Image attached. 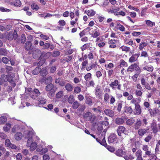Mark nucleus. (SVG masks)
<instances>
[{
	"label": "nucleus",
	"instance_id": "nucleus-37",
	"mask_svg": "<svg viewBox=\"0 0 160 160\" xmlns=\"http://www.w3.org/2000/svg\"><path fill=\"white\" fill-rule=\"evenodd\" d=\"M125 130V128L123 126H119L117 129V131L121 132L122 133H124Z\"/></svg>",
	"mask_w": 160,
	"mask_h": 160
},
{
	"label": "nucleus",
	"instance_id": "nucleus-11",
	"mask_svg": "<svg viewBox=\"0 0 160 160\" xmlns=\"http://www.w3.org/2000/svg\"><path fill=\"white\" fill-rule=\"evenodd\" d=\"M151 128L154 133L156 134L158 132L156 122H153L152 124Z\"/></svg>",
	"mask_w": 160,
	"mask_h": 160
},
{
	"label": "nucleus",
	"instance_id": "nucleus-59",
	"mask_svg": "<svg viewBox=\"0 0 160 160\" xmlns=\"http://www.w3.org/2000/svg\"><path fill=\"white\" fill-rule=\"evenodd\" d=\"M11 142L10 139H7L5 140V145L8 147L10 146V145L11 144Z\"/></svg>",
	"mask_w": 160,
	"mask_h": 160
},
{
	"label": "nucleus",
	"instance_id": "nucleus-24",
	"mask_svg": "<svg viewBox=\"0 0 160 160\" xmlns=\"http://www.w3.org/2000/svg\"><path fill=\"white\" fill-rule=\"evenodd\" d=\"M14 74H8L7 75V81L10 82L13 80V78L15 77Z\"/></svg>",
	"mask_w": 160,
	"mask_h": 160
},
{
	"label": "nucleus",
	"instance_id": "nucleus-8",
	"mask_svg": "<svg viewBox=\"0 0 160 160\" xmlns=\"http://www.w3.org/2000/svg\"><path fill=\"white\" fill-rule=\"evenodd\" d=\"M104 113L106 115L111 117H113L114 115V112L112 110L109 109H105L104 110Z\"/></svg>",
	"mask_w": 160,
	"mask_h": 160
},
{
	"label": "nucleus",
	"instance_id": "nucleus-33",
	"mask_svg": "<svg viewBox=\"0 0 160 160\" xmlns=\"http://www.w3.org/2000/svg\"><path fill=\"white\" fill-rule=\"evenodd\" d=\"M80 104L77 101L74 102L72 105V108L74 109H77L79 106Z\"/></svg>",
	"mask_w": 160,
	"mask_h": 160
},
{
	"label": "nucleus",
	"instance_id": "nucleus-56",
	"mask_svg": "<svg viewBox=\"0 0 160 160\" xmlns=\"http://www.w3.org/2000/svg\"><path fill=\"white\" fill-rule=\"evenodd\" d=\"M125 160H132L134 159V157L131 155H129L128 156H126L124 157Z\"/></svg>",
	"mask_w": 160,
	"mask_h": 160
},
{
	"label": "nucleus",
	"instance_id": "nucleus-64",
	"mask_svg": "<svg viewBox=\"0 0 160 160\" xmlns=\"http://www.w3.org/2000/svg\"><path fill=\"white\" fill-rule=\"evenodd\" d=\"M43 160H49L50 159V157L49 155L47 154H44L43 156Z\"/></svg>",
	"mask_w": 160,
	"mask_h": 160
},
{
	"label": "nucleus",
	"instance_id": "nucleus-22",
	"mask_svg": "<svg viewBox=\"0 0 160 160\" xmlns=\"http://www.w3.org/2000/svg\"><path fill=\"white\" fill-rule=\"evenodd\" d=\"M65 88L68 92H71L73 89L72 86L69 83H67L65 85Z\"/></svg>",
	"mask_w": 160,
	"mask_h": 160
},
{
	"label": "nucleus",
	"instance_id": "nucleus-14",
	"mask_svg": "<svg viewBox=\"0 0 160 160\" xmlns=\"http://www.w3.org/2000/svg\"><path fill=\"white\" fill-rule=\"evenodd\" d=\"M11 4L16 7H20L22 5V3L20 0H15L14 2H11Z\"/></svg>",
	"mask_w": 160,
	"mask_h": 160
},
{
	"label": "nucleus",
	"instance_id": "nucleus-54",
	"mask_svg": "<svg viewBox=\"0 0 160 160\" xmlns=\"http://www.w3.org/2000/svg\"><path fill=\"white\" fill-rule=\"evenodd\" d=\"M0 11L2 12H8L11 11V10L9 9L3 7H0Z\"/></svg>",
	"mask_w": 160,
	"mask_h": 160
},
{
	"label": "nucleus",
	"instance_id": "nucleus-4",
	"mask_svg": "<svg viewBox=\"0 0 160 160\" xmlns=\"http://www.w3.org/2000/svg\"><path fill=\"white\" fill-rule=\"evenodd\" d=\"M32 92H33L36 95H31V98L34 100H37L38 99V97L40 95V93L38 89L35 88Z\"/></svg>",
	"mask_w": 160,
	"mask_h": 160
},
{
	"label": "nucleus",
	"instance_id": "nucleus-42",
	"mask_svg": "<svg viewBox=\"0 0 160 160\" xmlns=\"http://www.w3.org/2000/svg\"><path fill=\"white\" fill-rule=\"evenodd\" d=\"M63 92L62 91L58 92L56 95V97L57 98H60L63 95Z\"/></svg>",
	"mask_w": 160,
	"mask_h": 160
},
{
	"label": "nucleus",
	"instance_id": "nucleus-25",
	"mask_svg": "<svg viewBox=\"0 0 160 160\" xmlns=\"http://www.w3.org/2000/svg\"><path fill=\"white\" fill-rule=\"evenodd\" d=\"M125 109L124 112L129 114H131L133 111L131 107H128V106H126L125 107Z\"/></svg>",
	"mask_w": 160,
	"mask_h": 160
},
{
	"label": "nucleus",
	"instance_id": "nucleus-51",
	"mask_svg": "<svg viewBox=\"0 0 160 160\" xmlns=\"http://www.w3.org/2000/svg\"><path fill=\"white\" fill-rule=\"evenodd\" d=\"M120 48L122 49L123 51H126V52L128 51L130 49V48L124 46H121Z\"/></svg>",
	"mask_w": 160,
	"mask_h": 160
},
{
	"label": "nucleus",
	"instance_id": "nucleus-19",
	"mask_svg": "<svg viewBox=\"0 0 160 160\" xmlns=\"http://www.w3.org/2000/svg\"><path fill=\"white\" fill-rule=\"evenodd\" d=\"M92 116V113L89 112H88L85 113H84L83 115V118L88 119V120Z\"/></svg>",
	"mask_w": 160,
	"mask_h": 160
},
{
	"label": "nucleus",
	"instance_id": "nucleus-41",
	"mask_svg": "<svg viewBox=\"0 0 160 160\" xmlns=\"http://www.w3.org/2000/svg\"><path fill=\"white\" fill-rule=\"evenodd\" d=\"M8 39L10 41H12L13 40L12 32H9L7 35Z\"/></svg>",
	"mask_w": 160,
	"mask_h": 160
},
{
	"label": "nucleus",
	"instance_id": "nucleus-5",
	"mask_svg": "<svg viewBox=\"0 0 160 160\" xmlns=\"http://www.w3.org/2000/svg\"><path fill=\"white\" fill-rule=\"evenodd\" d=\"M117 139V136L115 133H112L108 137V141L110 143H113Z\"/></svg>",
	"mask_w": 160,
	"mask_h": 160
},
{
	"label": "nucleus",
	"instance_id": "nucleus-2",
	"mask_svg": "<svg viewBox=\"0 0 160 160\" xmlns=\"http://www.w3.org/2000/svg\"><path fill=\"white\" fill-rule=\"evenodd\" d=\"M39 45L41 46H43V49H48L49 48L51 50L54 49V46L53 44H50L48 42L45 43L43 41H40Z\"/></svg>",
	"mask_w": 160,
	"mask_h": 160
},
{
	"label": "nucleus",
	"instance_id": "nucleus-16",
	"mask_svg": "<svg viewBox=\"0 0 160 160\" xmlns=\"http://www.w3.org/2000/svg\"><path fill=\"white\" fill-rule=\"evenodd\" d=\"M22 137V134L21 132H17L14 136V138L17 141L20 140Z\"/></svg>",
	"mask_w": 160,
	"mask_h": 160
},
{
	"label": "nucleus",
	"instance_id": "nucleus-30",
	"mask_svg": "<svg viewBox=\"0 0 160 160\" xmlns=\"http://www.w3.org/2000/svg\"><path fill=\"white\" fill-rule=\"evenodd\" d=\"M11 127V124L9 123H7L6 124V125L5 126L3 127V130L5 132H8Z\"/></svg>",
	"mask_w": 160,
	"mask_h": 160
},
{
	"label": "nucleus",
	"instance_id": "nucleus-34",
	"mask_svg": "<svg viewBox=\"0 0 160 160\" xmlns=\"http://www.w3.org/2000/svg\"><path fill=\"white\" fill-rule=\"evenodd\" d=\"M40 61L37 63V66L38 67L40 68V67L45 62V59H42L40 60Z\"/></svg>",
	"mask_w": 160,
	"mask_h": 160
},
{
	"label": "nucleus",
	"instance_id": "nucleus-13",
	"mask_svg": "<svg viewBox=\"0 0 160 160\" xmlns=\"http://www.w3.org/2000/svg\"><path fill=\"white\" fill-rule=\"evenodd\" d=\"M32 44L31 41H27L25 43V49L28 51L30 50L32 48Z\"/></svg>",
	"mask_w": 160,
	"mask_h": 160
},
{
	"label": "nucleus",
	"instance_id": "nucleus-17",
	"mask_svg": "<svg viewBox=\"0 0 160 160\" xmlns=\"http://www.w3.org/2000/svg\"><path fill=\"white\" fill-rule=\"evenodd\" d=\"M7 121V117L4 116L0 117V124H4Z\"/></svg>",
	"mask_w": 160,
	"mask_h": 160
},
{
	"label": "nucleus",
	"instance_id": "nucleus-55",
	"mask_svg": "<svg viewBox=\"0 0 160 160\" xmlns=\"http://www.w3.org/2000/svg\"><path fill=\"white\" fill-rule=\"evenodd\" d=\"M56 66H52L51 68L50 72L51 73H53L55 72V71L56 70Z\"/></svg>",
	"mask_w": 160,
	"mask_h": 160
},
{
	"label": "nucleus",
	"instance_id": "nucleus-31",
	"mask_svg": "<svg viewBox=\"0 0 160 160\" xmlns=\"http://www.w3.org/2000/svg\"><path fill=\"white\" fill-rule=\"evenodd\" d=\"M74 100V96L72 95H70L68 98V103L70 104L72 103Z\"/></svg>",
	"mask_w": 160,
	"mask_h": 160
},
{
	"label": "nucleus",
	"instance_id": "nucleus-7",
	"mask_svg": "<svg viewBox=\"0 0 160 160\" xmlns=\"http://www.w3.org/2000/svg\"><path fill=\"white\" fill-rule=\"evenodd\" d=\"M48 73L47 69L46 67L43 68L42 69L41 68L40 74L41 76L45 77L48 74Z\"/></svg>",
	"mask_w": 160,
	"mask_h": 160
},
{
	"label": "nucleus",
	"instance_id": "nucleus-1",
	"mask_svg": "<svg viewBox=\"0 0 160 160\" xmlns=\"http://www.w3.org/2000/svg\"><path fill=\"white\" fill-rule=\"evenodd\" d=\"M46 91L48 92L47 93L48 96L49 98L53 97L55 95V93L57 89L55 87L53 84L50 83L47 84L45 88Z\"/></svg>",
	"mask_w": 160,
	"mask_h": 160
},
{
	"label": "nucleus",
	"instance_id": "nucleus-27",
	"mask_svg": "<svg viewBox=\"0 0 160 160\" xmlns=\"http://www.w3.org/2000/svg\"><path fill=\"white\" fill-rule=\"evenodd\" d=\"M134 69L136 71L137 73L140 74L141 72V70L140 68L137 65V63L134 64Z\"/></svg>",
	"mask_w": 160,
	"mask_h": 160
},
{
	"label": "nucleus",
	"instance_id": "nucleus-49",
	"mask_svg": "<svg viewBox=\"0 0 160 160\" xmlns=\"http://www.w3.org/2000/svg\"><path fill=\"white\" fill-rule=\"evenodd\" d=\"M108 119L107 117H105L104 118V120L103 121H101L103 123V124H104V126H107L109 125V122L108 121Z\"/></svg>",
	"mask_w": 160,
	"mask_h": 160
},
{
	"label": "nucleus",
	"instance_id": "nucleus-60",
	"mask_svg": "<svg viewBox=\"0 0 160 160\" xmlns=\"http://www.w3.org/2000/svg\"><path fill=\"white\" fill-rule=\"evenodd\" d=\"M40 37L43 39L44 40H48L49 39V37L46 35L42 34L40 35Z\"/></svg>",
	"mask_w": 160,
	"mask_h": 160
},
{
	"label": "nucleus",
	"instance_id": "nucleus-35",
	"mask_svg": "<svg viewBox=\"0 0 160 160\" xmlns=\"http://www.w3.org/2000/svg\"><path fill=\"white\" fill-rule=\"evenodd\" d=\"M26 38L25 35L23 34L22 35L21 37V43L22 44H24L26 42Z\"/></svg>",
	"mask_w": 160,
	"mask_h": 160
},
{
	"label": "nucleus",
	"instance_id": "nucleus-40",
	"mask_svg": "<svg viewBox=\"0 0 160 160\" xmlns=\"http://www.w3.org/2000/svg\"><path fill=\"white\" fill-rule=\"evenodd\" d=\"M100 35L99 32H98L96 29H95V32L92 34V36L93 38H96Z\"/></svg>",
	"mask_w": 160,
	"mask_h": 160
},
{
	"label": "nucleus",
	"instance_id": "nucleus-48",
	"mask_svg": "<svg viewBox=\"0 0 160 160\" xmlns=\"http://www.w3.org/2000/svg\"><path fill=\"white\" fill-rule=\"evenodd\" d=\"M12 36H13V39L14 40H16L17 39L18 35L17 33V32L16 30H15L12 33Z\"/></svg>",
	"mask_w": 160,
	"mask_h": 160
},
{
	"label": "nucleus",
	"instance_id": "nucleus-61",
	"mask_svg": "<svg viewBox=\"0 0 160 160\" xmlns=\"http://www.w3.org/2000/svg\"><path fill=\"white\" fill-rule=\"evenodd\" d=\"M32 8L35 10H37L39 8L38 6L36 4H32L31 5Z\"/></svg>",
	"mask_w": 160,
	"mask_h": 160
},
{
	"label": "nucleus",
	"instance_id": "nucleus-29",
	"mask_svg": "<svg viewBox=\"0 0 160 160\" xmlns=\"http://www.w3.org/2000/svg\"><path fill=\"white\" fill-rule=\"evenodd\" d=\"M37 144L35 142H32L31 144L30 150L31 151H34L37 148Z\"/></svg>",
	"mask_w": 160,
	"mask_h": 160
},
{
	"label": "nucleus",
	"instance_id": "nucleus-32",
	"mask_svg": "<svg viewBox=\"0 0 160 160\" xmlns=\"http://www.w3.org/2000/svg\"><path fill=\"white\" fill-rule=\"evenodd\" d=\"M87 14L89 16H93L95 14V12H94L93 10H90L87 11Z\"/></svg>",
	"mask_w": 160,
	"mask_h": 160
},
{
	"label": "nucleus",
	"instance_id": "nucleus-39",
	"mask_svg": "<svg viewBox=\"0 0 160 160\" xmlns=\"http://www.w3.org/2000/svg\"><path fill=\"white\" fill-rule=\"evenodd\" d=\"M146 23L147 25L151 27H152L155 25V23L154 22H152L149 20H146Z\"/></svg>",
	"mask_w": 160,
	"mask_h": 160
},
{
	"label": "nucleus",
	"instance_id": "nucleus-57",
	"mask_svg": "<svg viewBox=\"0 0 160 160\" xmlns=\"http://www.w3.org/2000/svg\"><path fill=\"white\" fill-rule=\"evenodd\" d=\"M60 55V52L58 51H55L53 52L52 56L54 57L58 56Z\"/></svg>",
	"mask_w": 160,
	"mask_h": 160
},
{
	"label": "nucleus",
	"instance_id": "nucleus-23",
	"mask_svg": "<svg viewBox=\"0 0 160 160\" xmlns=\"http://www.w3.org/2000/svg\"><path fill=\"white\" fill-rule=\"evenodd\" d=\"M118 82L117 80H115L114 82H112L111 83L109 84L110 86L112 87V89H114V86H116L118 85Z\"/></svg>",
	"mask_w": 160,
	"mask_h": 160
},
{
	"label": "nucleus",
	"instance_id": "nucleus-6",
	"mask_svg": "<svg viewBox=\"0 0 160 160\" xmlns=\"http://www.w3.org/2000/svg\"><path fill=\"white\" fill-rule=\"evenodd\" d=\"M135 108L136 112L135 114L137 115H138L141 114L142 112L140 106L138 103H135Z\"/></svg>",
	"mask_w": 160,
	"mask_h": 160
},
{
	"label": "nucleus",
	"instance_id": "nucleus-44",
	"mask_svg": "<svg viewBox=\"0 0 160 160\" xmlns=\"http://www.w3.org/2000/svg\"><path fill=\"white\" fill-rule=\"evenodd\" d=\"M86 103L89 105H91L92 103V99L89 97H86Z\"/></svg>",
	"mask_w": 160,
	"mask_h": 160
},
{
	"label": "nucleus",
	"instance_id": "nucleus-62",
	"mask_svg": "<svg viewBox=\"0 0 160 160\" xmlns=\"http://www.w3.org/2000/svg\"><path fill=\"white\" fill-rule=\"evenodd\" d=\"M109 98V95L107 93H105L104 94V100L106 102Z\"/></svg>",
	"mask_w": 160,
	"mask_h": 160
},
{
	"label": "nucleus",
	"instance_id": "nucleus-26",
	"mask_svg": "<svg viewBox=\"0 0 160 160\" xmlns=\"http://www.w3.org/2000/svg\"><path fill=\"white\" fill-rule=\"evenodd\" d=\"M41 68L37 67L35 68L32 71V73L35 75H38L39 73H40Z\"/></svg>",
	"mask_w": 160,
	"mask_h": 160
},
{
	"label": "nucleus",
	"instance_id": "nucleus-10",
	"mask_svg": "<svg viewBox=\"0 0 160 160\" xmlns=\"http://www.w3.org/2000/svg\"><path fill=\"white\" fill-rule=\"evenodd\" d=\"M104 125V124H103V123L101 121L98 122L97 128V130L98 132H100V133H101L102 130L103 129V126Z\"/></svg>",
	"mask_w": 160,
	"mask_h": 160
},
{
	"label": "nucleus",
	"instance_id": "nucleus-47",
	"mask_svg": "<svg viewBox=\"0 0 160 160\" xmlns=\"http://www.w3.org/2000/svg\"><path fill=\"white\" fill-rule=\"evenodd\" d=\"M137 59V58H136L135 56L134 55V54H133L130 58L129 61L130 62H132L135 61Z\"/></svg>",
	"mask_w": 160,
	"mask_h": 160
},
{
	"label": "nucleus",
	"instance_id": "nucleus-21",
	"mask_svg": "<svg viewBox=\"0 0 160 160\" xmlns=\"http://www.w3.org/2000/svg\"><path fill=\"white\" fill-rule=\"evenodd\" d=\"M141 122L140 119H137L136 123L134 125V128L135 129H138L141 125Z\"/></svg>",
	"mask_w": 160,
	"mask_h": 160
},
{
	"label": "nucleus",
	"instance_id": "nucleus-20",
	"mask_svg": "<svg viewBox=\"0 0 160 160\" xmlns=\"http://www.w3.org/2000/svg\"><path fill=\"white\" fill-rule=\"evenodd\" d=\"M115 122L118 124H122L124 123V120L122 118H117L115 120Z\"/></svg>",
	"mask_w": 160,
	"mask_h": 160
},
{
	"label": "nucleus",
	"instance_id": "nucleus-28",
	"mask_svg": "<svg viewBox=\"0 0 160 160\" xmlns=\"http://www.w3.org/2000/svg\"><path fill=\"white\" fill-rule=\"evenodd\" d=\"M135 120L133 118H131L127 120L126 123L129 125H132L135 122Z\"/></svg>",
	"mask_w": 160,
	"mask_h": 160
},
{
	"label": "nucleus",
	"instance_id": "nucleus-63",
	"mask_svg": "<svg viewBox=\"0 0 160 160\" xmlns=\"http://www.w3.org/2000/svg\"><path fill=\"white\" fill-rule=\"evenodd\" d=\"M152 137L150 135H148L144 139L145 141L146 142H148L152 139Z\"/></svg>",
	"mask_w": 160,
	"mask_h": 160
},
{
	"label": "nucleus",
	"instance_id": "nucleus-53",
	"mask_svg": "<svg viewBox=\"0 0 160 160\" xmlns=\"http://www.w3.org/2000/svg\"><path fill=\"white\" fill-rule=\"evenodd\" d=\"M107 149L111 152H113L115 150V149L114 148L110 146H107Z\"/></svg>",
	"mask_w": 160,
	"mask_h": 160
},
{
	"label": "nucleus",
	"instance_id": "nucleus-45",
	"mask_svg": "<svg viewBox=\"0 0 160 160\" xmlns=\"http://www.w3.org/2000/svg\"><path fill=\"white\" fill-rule=\"evenodd\" d=\"M1 78L2 81V84L3 82H6L7 81V75L5 74H2L1 76Z\"/></svg>",
	"mask_w": 160,
	"mask_h": 160
},
{
	"label": "nucleus",
	"instance_id": "nucleus-12",
	"mask_svg": "<svg viewBox=\"0 0 160 160\" xmlns=\"http://www.w3.org/2000/svg\"><path fill=\"white\" fill-rule=\"evenodd\" d=\"M38 105H44L47 102L46 99L43 97H40L39 98H38Z\"/></svg>",
	"mask_w": 160,
	"mask_h": 160
},
{
	"label": "nucleus",
	"instance_id": "nucleus-46",
	"mask_svg": "<svg viewBox=\"0 0 160 160\" xmlns=\"http://www.w3.org/2000/svg\"><path fill=\"white\" fill-rule=\"evenodd\" d=\"M122 66L125 67H127L128 66L127 63L122 59L121 60V62L120 64L118 66V67L119 68H121L122 67Z\"/></svg>",
	"mask_w": 160,
	"mask_h": 160
},
{
	"label": "nucleus",
	"instance_id": "nucleus-36",
	"mask_svg": "<svg viewBox=\"0 0 160 160\" xmlns=\"http://www.w3.org/2000/svg\"><path fill=\"white\" fill-rule=\"evenodd\" d=\"M5 69L7 73L9 74V72L12 70L13 68L12 66H9L7 65H6Z\"/></svg>",
	"mask_w": 160,
	"mask_h": 160
},
{
	"label": "nucleus",
	"instance_id": "nucleus-38",
	"mask_svg": "<svg viewBox=\"0 0 160 160\" xmlns=\"http://www.w3.org/2000/svg\"><path fill=\"white\" fill-rule=\"evenodd\" d=\"M143 69L144 70H147L148 71L152 72L153 69V68L151 66H146V67L143 68Z\"/></svg>",
	"mask_w": 160,
	"mask_h": 160
},
{
	"label": "nucleus",
	"instance_id": "nucleus-3",
	"mask_svg": "<svg viewBox=\"0 0 160 160\" xmlns=\"http://www.w3.org/2000/svg\"><path fill=\"white\" fill-rule=\"evenodd\" d=\"M51 56V53L49 52H42L39 58V60L42 59H46L48 58Z\"/></svg>",
	"mask_w": 160,
	"mask_h": 160
},
{
	"label": "nucleus",
	"instance_id": "nucleus-9",
	"mask_svg": "<svg viewBox=\"0 0 160 160\" xmlns=\"http://www.w3.org/2000/svg\"><path fill=\"white\" fill-rule=\"evenodd\" d=\"M115 154L118 156L123 157V155H125L126 152L122 149H118L116 151Z\"/></svg>",
	"mask_w": 160,
	"mask_h": 160
},
{
	"label": "nucleus",
	"instance_id": "nucleus-50",
	"mask_svg": "<svg viewBox=\"0 0 160 160\" xmlns=\"http://www.w3.org/2000/svg\"><path fill=\"white\" fill-rule=\"evenodd\" d=\"M81 88L77 86L75 88L74 91L75 93H78L81 92Z\"/></svg>",
	"mask_w": 160,
	"mask_h": 160
},
{
	"label": "nucleus",
	"instance_id": "nucleus-18",
	"mask_svg": "<svg viewBox=\"0 0 160 160\" xmlns=\"http://www.w3.org/2000/svg\"><path fill=\"white\" fill-rule=\"evenodd\" d=\"M8 53V51L4 48H0V55L2 56H7Z\"/></svg>",
	"mask_w": 160,
	"mask_h": 160
},
{
	"label": "nucleus",
	"instance_id": "nucleus-52",
	"mask_svg": "<svg viewBox=\"0 0 160 160\" xmlns=\"http://www.w3.org/2000/svg\"><path fill=\"white\" fill-rule=\"evenodd\" d=\"M147 45V44L145 42H142L139 45V48L140 50L142 49L143 48Z\"/></svg>",
	"mask_w": 160,
	"mask_h": 160
},
{
	"label": "nucleus",
	"instance_id": "nucleus-58",
	"mask_svg": "<svg viewBox=\"0 0 160 160\" xmlns=\"http://www.w3.org/2000/svg\"><path fill=\"white\" fill-rule=\"evenodd\" d=\"M101 142L100 144L102 145H103L105 147H106V146L107 145V143L106 142L105 139V137L104 136L103 138L102 139V140L101 141Z\"/></svg>",
	"mask_w": 160,
	"mask_h": 160
},
{
	"label": "nucleus",
	"instance_id": "nucleus-43",
	"mask_svg": "<svg viewBox=\"0 0 160 160\" xmlns=\"http://www.w3.org/2000/svg\"><path fill=\"white\" fill-rule=\"evenodd\" d=\"M9 60L8 58L6 57H3L1 59V61H2V62L5 64H7L9 62Z\"/></svg>",
	"mask_w": 160,
	"mask_h": 160
},
{
	"label": "nucleus",
	"instance_id": "nucleus-15",
	"mask_svg": "<svg viewBox=\"0 0 160 160\" xmlns=\"http://www.w3.org/2000/svg\"><path fill=\"white\" fill-rule=\"evenodd\" d=\"M148 129H138V135L140 136H143L145 133H146Z\"/></svg>",
	"mask_w": 160,
	"mask_h": 160
}]
</instances>
